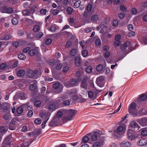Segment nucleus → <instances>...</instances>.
Returning a JSON list of instances; mask_svg holds the SVG:
<instances>
[{
	"mask_svg": "<svg viewBox=\"0 0 147 147\" xmlns=\"http://www.w3.org/2000/svg\"><path fill=\"white\" fill-rule=\"evenodd\" d=\"M86 70L87 73H90L92 71V67L90 66H88L86 68Z\"/></svg>",
	"mask_w": 147,
	"mask_h": 147,
	"instance_id": "49530a36",
	"label": "nucleus"
},
{
	"mask_svg": "<svg viewBox=\"0 0 147 147\" xmlns=\"http://www.w3.org/2000/svg\"><path fill=\"white\" fill-rule=\"evenodd\" d=\"M88 54V51L86 50H83L82 53V55L84 57H86Z\"/></svg>",
	"mask_w": 147,
	"mask_h": 147,
	"instance_id": "bf43d9fd",
	"label": "nucleus"
},
{
	"mask_svg": "<svg viewBox=\"0 0 147 147\" xmlns=\"http://www.w3.org/2000/svg\"><path fill=\"white\" fill-rule=\"evenodd\" d=\"M110 52L107 51H105L104 53V57L105 58L108 57L110 55Z\"/></svg>",
	"mask_w": 147,
	"mask_h": 147,
	"instance_id": "8fccbe9b",
	"label": "nucleus"
},
{
	"mask_svg": "<svg viewBox=\"0 0 147 147\" xmlns=\"http://www.w3.org/2000/svg\"><path fill=\"white\" fill-rule=\"evenodd\" d=\"M40 29V27L38 25H36L33 27V30L34 32H38Z\"/></svg>",
	"mask_w": 147,
	"mask_h": 147,
	"instance_id": "ea45409f",
	"label": "nucleus"
},
{
	"mask_svg": "<svg viewBox=\"0 0 147 147\" xmlns=\"http://www.w3.org/2000/svg\"><path fill=\"white\" fill-rule=\"evenodd\" d=\"M41 103V101L40 100H37L34 103V105L36 107H39L40 106Z\"/></svg>",
	"mask_w": 147,
	"mask_h": 147,
	"instance_id": "e433bc0d",
	"label": "nucleus"
},
{
	"mask_svg": "<svg viewBox=\"0 0 147 147\" xmlns=\"http://www.w3.org/2000/svg\"><path fill=\"white\" fill-rule=\"evenodd\" d=\"M66 116L63 117V120L68 121L74 119L73 117L76 114V112L74 109H70L66 110Z\"/></svg>",
	"mask_w": 147,
	"mask_h": 147,
	"instance_id": "f257e3e1",
	"label": "nucleus"
},
{
	"mask_svg": "<svg viewBox=\"0 0 147 147\" xmlns=\"http://www.w3.org/2000/svg\"><path fill=\"white\" fill-rule=\"evenodd\" d=\"M75 63L77 66H79L80 64L81 59L78 57H76L75 59Z\"/></svg>",
	"mask_w": 147,
	"mask_h": 147,
	"instance_id": "412c9836",
	"label": "nucleus"
},
{
	"mask_svg": "<svg viewBox=\"0 0 147 147\" xmlns=\"http://www.w3.org/2000/svg\"><path fill=\"white\" fill-rule=\"evenodd\" d=\"M127 135L128 139L130 140H133L135 138V136L133 133V131L131 129L128 130Z\"/></svg>",
	"mask_w": 147,
	"mask_h": 147,
	"instance_id": "20e7f679",
	"label": "nucleus"
},
{
	"mask_svg": "<svg viewBox=\"0 0 147 147\" xmlns=\"http://www.w3.org/2000/svg\"><path fill=\"white\" fill-rule=\"evenodd\" d=\"M38 72V71L35 70L33 71L31 69L28 70V77L30 78H34V76Z\"/></svg>",
	"mask_w": 147,
	"mask_h": 147,
	"instance_id": "39448f33",
	"label": "nucleus"
},
{
	"mask_svg": "<svg viewBox=\"0 0 147 147\" xmlns=\"http://www.w3.org/2000/svg\"><path fill=\"white\" fill-rule=\"evenodd\" d=\"M103 67L102 64H99L96 67V69L98 71H100L102 70Z\"/></svg>",
	"mask_w": 147,
	"mask_h": 147,
	"instance_id": "4c0bfd02",
	"label": "nucleus"
},
{
	"mask_svg": "<svg viewBox=\"0 0 147 147\" xmlns=\"http://www.w3.org/2000/svg\"><path fill=\"white\" fill-rule=\"evenodd\" d=\"M23 109L21 107H18L16 110V112L18 114H21L23 112Z\"/></svg>",
	"mask_w": 147,
	"mask_h": 147,
	"instance_id": "c9c22d12",
	"label": "nucleus"
},
{
	"mask_svg": "<svg viewBox=\"0 0 147 147\" xmlns=\"http://www.w3.org/2000/svg\"><path fill=\"white\" fill-rule=\"evenodd\" d=\"M43 35V34L42 32H40L38 34L36 37V38H40Z\"/></svg>",
	"mask_w": 147,
	"mask_h": 147,
	"instance_id": "774afa93",
	"label": "nucleus"
},
{
	"mask_svg": "<svg viewBox=\"0 0 147 147\" xmlns=\"http://www.w3.org/2000/svg\"><path fill=\"white\" fill-rule=\"evenodd\" d=\"M88 80V77H85L83 79L81 82V87L84 89H86L87 88V81Z\"/></svg>",
	"mask_w": 147,
	"mask_h": 147,
	"instance_id": "0eeeda50",
	"label": "nucleus"
},
{
	"mask_svg": "<svg viewBox=\"0 0 147 147\" xmlns=\"http://www.w3.org/2000/svg\"><path fill=\"white\" fill-rule=\"evenodd\" d=\"M38 51L36 49H32L30 50L28 53L30 56H34L38 53Z\"/></svg>",
	"mask_w": 147,
	"mask_h": 147,
	"instance_id": "dca6fc26",
	"label": "nucleus"
},
{
	"mask_svg": "<svg viewBox=\"0 0 147 147\" xmlns=\"http://www.w3.org/2000/svg\"><path fill=\"white\" fill-rule=\"evenodd\" d=\"M3 143L7 145H9L11 144L10 137H7L5 138L4 141Z\"/></svg>",
	"mask_w": 147,
	"mask_h": 147,
	"instance_id": "a211bd4d",
	"label": "nucleus"
},
{
	"mask_svg": "<svg viewBox=\"0 0 147 147\" xmlns=\"http://www.w3.org/2000/svg\"><path fill=\"white\" fill-rule=\"evenodd\" d=\"M18 58L20 60H24L26 58V55L22 53L20 54L18 56Z\"/></svg>",
	"mask_w": 147,
	"mask_h": 147,
	"instance_id": "473e14b6",
	"label": "nucleus"
},
{
	"mask_svg": "<svg viewBox=\"0 0 147 147\" xmlns=\"http://www.w3.org/2000/svg\"><path fill=\"white\" fill-rule=\"evenodd\" d=\"M52 40L50 38H47L45 42V43L47 45H49L52 42Z\"/></svg>",
	"mask_w": 147,
	"mask_h": 147,
	"instance_id": "603ef678",
	"label": "nucleus"
},
{
	"mask_svg": "<svg viewBox=\"0 0 147 147\" xmlns=\"http://www.w3.org/2000/svg\"><path fill=\"white\" fill-rule=\"evenodd\" d=\"M63 86L59 82H56L53 85V87L54 89H57L59 88H61Z\"/></svg>",
	"mask_w": 147,
	"mask_h": 147,
	"instance_id": "f3484780",
	"label": "nucleus"
},
{
	"mask_svg": "<svg viewBox=\"0 0 147 147\" xmlns=\"http://www.w3.org/2000/svg\"><path fill=\"white\" fill-rule=\"evenodd\" d=\"M19 97L21 99L24 100L26 99L25 94L23 92L20 93L19 94Z\"/></svg>",
	"mask_w": 147,
	"mask_h": 147,
	"instance_id": "864d4df0",
	"label": "nucleus"
},
{
	"mask_svg": "<svg viewBox=\"0 0 147 147\" xmlns=\"http://www.w3.org/2000/svg\"><path fill=\"white\" fill-rule=\"evenodd\" d=\"M99 20V17L97 15H94L91 17V20L93 21H96Z\"/></svg>",
	"mask_w": 147,
	"mask_h": 147,
	"instance_id": "4be33fe9",
	"label": "nucleus"
},
{
	"mask_svg": "<svg viewBox=\"0 0 147 147\" xmlns=\"http://www.w3.org/2000/svg\"><path fill=\"white\" fill-rule=\"evenodd\" d=\"M130 125L132 127H136L138 126V124L134 121H132L130 123Z\"/></svg>",
	"mask_w": 147,
	"mask_h": 147,
	"instance_id": "72a5a7b5",
	"label": "nucleus"
},
{
	"mask_svg": "<svg viewBox=\"0 0 147 147\" xmlns=\"http://www.w3.org/2000/svg\"><path fill=\"white\" fill-rule=\"evenodd\" d=\"M130 45V42L128 41H126L125 42L121 45L120 48L121 49L124 50H125Z\"/></svg>",
	"mask_w": 147,
	"mask_h": 147,
	"instance_id": "9d476101",
	"label": "nucleus"
},
{
	"mask_svg": "<svg viewBox=\"0 0 147 147\" xmlns=\"http://www.w3.org/2000/svg\"><path fill=\"white\" fill-rule=\"evenodd\" d=\"M104 137H100L98 142H96L94 144L93 147H101L104 144Z\"/></svg>",
	"mask_w": 147,
	"mask_h": 147,
	"instance_id": "7ed1b4c3",
	"label": "nucleus"
},
{
	"mask_svg": "<svg viewBox=\"0 0 147 147\" xmlns=\"http://www.w3.org/2000/svg\"><path fill=\"white\" fill-rule=\"evenodd\" d=\"M105 79V77L103 76H100L97 78L96 81L100 82L103 81Z\"/></svg>",
	"mask_w": 147,
	"mask_h": 147,
	"instance_id": "a19ab883",
	"label": "nucleus"
},
{
	"mask_svg": "<svg viewBox=\"0 0 147 147\" xmlns=\"http://www.w3.org/2000/svg\"><path fill=\"white\" fill-rule=\"evenodd\" d=\"M56 106L54 104H50L49 107V109L50 110H53L55 109Z\"/></svg>",
	"mask_w": 147,
	"mask_h": 147,
	"instance_id": "3c124183",
	"label": "nucleus"
},
{
	"mask_svg": "<svg viewBox=\"0 0 147 147\" xmlns=\"http://www.w3.org/2000/svg\"><path fill=\"white\" fill-rule=\"evenodd\" d=\"M40 13L41 14L43 15H45L46 14L47 11L46 9H42L40 11Z\"/></svg>",
	"mask_w": 147,
	"mask_h": 147,
	"instance_id": "0e129e2a",
	"label": "nucleus"
},
{
	"mask_svg": "<svg viewBox=\"0 0 147 147\" xmlns=\"http://www.w3.org/2000/svg\"><path fill=\"white\" fill-rule=\"evenodd\" d=\"M12 24L14 25H16L18 23V20L15 18H13L11 20Z\"/></svg>",
	"mask_w": 147,
	"mask_h": 147,
	"instance_id": "58836bf2",
	"label": "nucleus"
},
{
	"mask_svg": "<svg viewBox=\"0 0 147 147\" xmlns=\"http://www.w3.org/2000/svg\"><path fill=\"white\" fill-rule=\"evenodd\" d=\"M33 82L34 84H32L29 87L31 90L34 91L37 88L36 81L35 80H34Z\"/></svg>",
	"mask_w": 147,
	"mask_h": 147,
	"instance_id": "2eb2a0df",
	"label": "nucleus"
},
{
	"mask_svg": "<svg viewBox=\"0 0 147 147\" xmlns=\"http://www.w3.org/2000/svg\"><path fill=\"white\" fill-rule=\"evenodd\" d=\"M137 12V9L136 8H134L131 9V13L133 15H135Z\"/></svg>",
	"mask_w": 147,
	"mask_h": 147,
	"instance_id": "de8ad7c7",
	"label": "nucleus"
},
{
	"mask_svg": "<svg viewBox=\"0 0 147 147\" xmlns=\"http://www.w3.org/2000/svg\"><path fill=\"white\" fill-rule=\"evenodd\" d=\"M95 44L97 46L100 45L101 44L100 40L99 39H96L95 41Z\"/></svg>",
	"mask_w": 147,
	"mask_h": 147,
	"instance_id": "6e6d98bb",
	"label": "nucleus"
},
{
	"mask_svg": "<svg viewBox=\"0 0 147 147\" xmlns=\"http://www.w3.org/2000/svg\"><path fill=\"white\" fill-rule=\"evenodd\" d=\"M147 144V139L144 138L141 139L138 143L139 146H143L146 145Z\"/></svg>",
	"mask_w": 147,
	"mask_h": 147,
	"instance_id": "ddd939ff",
	"label": "nucleus"
},
{
	"mask_svg": "<svg viewBox=\"0 0 147 147\" xmlns=\"http://www.w3.org/2000/svg\"><path fill=\"white\" fill-rule=\"evenodd\" d=\"M136 103L135 102H133L131 103L129 108H130V109L131 110V109H136Z\"/></svg>",
	"mask_w": 147,
	"mask_h": 147,
	"instance_id": "7c9ffc66",
	"label": "nucleus"
},
{
	"mask_svg": "<svg viewBox=\"0 0 147 147\" xmlns=\"http://www.w3.org/2000/svg\"><path fill=\"white\" fill-rule=\"evenodd\" d=\"M121 146L124 147H129L131 146V143L129 142L123 141L120 144Z\"/></svg>",
	"mask_w": 147,
	"mask_h": 147,
	"instance_id": "4468645a",
	"label": "nucleus"
},
{
	"mask_svg": "<svg viewBox=\"0 0 147 147\" xmlns=\"http://www.w3.org/2000/svg\"><path fill=\"white\" fill-rule=\"evenodd\" d=\"M102 90H98L97 89L95 91V92L94 94L95 95V96L94 97L92 98L93 100H94L96 99L97 98V95L100 92H101Z\"/></svg>",
	"mask_w": 147,
	"mask_h": 147,
	"instance_id": "c03bdc74",
	"label": "nucleus"
},
{
	"mask_svg": "<svg viewBox=\"0 0 147 147\" xmlns=\"http://www.w3.org/2000/svg\"><path fill=\"white\" fill-rule=\"evenodd\" d=\"M141 135L142 136H145L147 135V128H145L142 129Z\"/></svg>",
	"mask_w": 147,
	"mask_h": 147,
	"instance_id": "c85d7f7f",
	"label": "nucleus"
},
{
	"mask_svg": "<svg viewBox=\"0 0 147 147\" xmlns=\"http://www.w3.org/2000/svg\"><path fill=\"white\" fill-rule=\"evenodd\" d=\"M142 124V125L145 126L147 125V119L143 118L141 119Z\"/></svg>",
	"mask_w": 147,
	"mask_h": 147,
	"instance_id": "bb28decb",
	"label": "nucleus"
},
{
	"mask_svg": "<svg viewBox=\"0 0 147 147\" xmlns=\"http://www.w3.org/2000/svg\"><path fill=\"white\" fill-rule=\"evenodd\" d=\"M41 129H39L35 131V133L32 132L31 133H28V139L30 140V144L36 138L35 137V135H39L41 134L42 131Z\"/></svg>",
	"mask_w": 147,
	"mask_h": 147,
	"instance_id": "f03ea898",
	"label": "nucleus"
},
{
	"mask_svg": "<svg viewBox=\"0 0 147 147\" xmlns=\"http://www.w3.org/2000/svg\"><path fill=\"white\" fill-rule=\"evenodd\" d=\"M49 31L52 32H55L56 30V28L55 26L54 25L51 26L48 29Z\"/></svg>",
	"mask_w": 147,
	"mask_h": 147,
	"instance_id": "c756f323",
	"label": "nucleus"
},
{
	"mask_svg": "<svg viewBox=\"0 0 147 147\" xmlns=\"http://www.w3.org/2000/svg\"><path fill=\"white\" fill-rule=\"evenodd\" d=\"M34 122L37 124H40L41 123V121L40 119L38 118L34 120Z\"/></svg>",
	"mask_w": 147,
	"mask_h": 147,
	"instance_id": "680f3d73",
	"label": "nucleus"
},
{
	"mask_svg": "<svg viewBox=\"0 0 147 147\" xmlns=\"http://www.w3.org/2000/svg\"><path fill=\"white\" fill-rule=\"evenodd\" d=\"M18 121V119L17 117H15L13 118L11 120V125H13V124L16 125L17 123V122Z\"/></svg>",
	"mask_w": 147,
	"mask_h": 147,
	"instance_id": "b1692460",
	"label": "nucleus"
},
{
	"mask_svg": "<svg viewBox=\"0 0 147 147\" xmlns=\"http://www.w3.org/2000/svg\"><path fill=\"white\" fill-rule=\"evenodd\" d=\"M77 80L74 79L71 80L69 81V83L71 86H74L76 84Z\"/></svg>",
	"mask_w": 147,
	"mask_h": 147,
	"instance_id": "a878e982",
	"label": "nucleus"
},
{
	"mask_svg": "<svg viewBox=\"0 0 147 147\" xmlns=\"http://www.w3.org/2000/svg\"><path fill=\"white\" fill-rule=\"evenodd\" d=\"M63 113L61 111H59L57 113L56 116L57 118L59 119V118H60L63 115Z\"/></svg>",
	"mask_w": 147,
	"mask_h": 147,
	"instance_id": "37998d69",
	"label": "nucleus"
},
{
	"mask_svg": "<svg viewBox=\"0 0 147 147\" xmlns=\"http://www.w3.org/2000/svg\"><path fill=\"white\" fill-rule=\"evenodd\" d=\"M81 1L80 0L76 1L74 4V7L75 8H78L80 5Z\"/></svg>",
	"mask_w": 147,
	"mask_h": 147,
	"instance_id": "f704fd0d",
	"label": "nucleus"
},
{
	"mask_svg": "<svg viewBox=\"0 0 147 147\" xmlns=\"http://www.w3.org/2000/svg\"><path fill=\"white\" fill-rule=\"evenodd\" d=\"M25 71L23 70H19L17 73V75L18 76H22L24 75L25 74Z\"/></svg>",
	"mask_w": 147,
	"mask_h": 147,
	"instance_id": "6ab92c4d",
	"label": "nucleus"
},
{
	"mask_svg": "<svg viewBox=\"0 0 147 147\" xmlns=\"http://www.w3.org/2000/svg\"><path fill=\"white\" fill-rule=\"evenodd\" d=\"M62 67V65L61 63H59L57 64L56 66V69L57 70H59L61 69Z\"/></svg>",
	"mask_w": 147,
	"mask_h": 147,
	"instance_id": "052dcab7",
	"label": "nucleus"
},
{
	"mask_svg": "<svg viewBox=\"0 0 147 147\" xmlns=\"http://www.w3.org/2000/svg\"><path fill=\"white\" fill-rule=\"evenodd\" d=\"M58 119L56 116H54L53 119L51 121L49 124V125L51 127H52L56 125L57 123Z\"/></svg>",
	"mask_w": 147,
	"mask_h": 147,
	"instance_id": "6e6552de",
	"label": "nucleus"
},
{
	"mask_svg": "<svg viewBox=\"0 0 147 147\" xmlns=\"http://www.w3.org/2000/svg\"><path fill=\"white\" fill-rule=\"evenodd\" d=\"M70 102L68 100H66L64 101L63 102L64 105L65 106H68L70 104Z\"/></svg>",
	"mask_w": 147,
	"mask_h": 147,
	"instance_id": "4d7b16f0",
	"label": "nucleus"
},
{
	"mask_svg": "<svg viewBox=\"0 0 147 147\" xmlns=\"http://www.w3.org/2000/svg\"><path fill=\"white\" fill-rule=\"evenodd\" d=\"M100 134L98 132L94 133L91 136L90 139L92 141H96L98 139V137L99 138Z\"/></svg>",
	"mask_w": 147,
	"mask_h": 147,
	"instance_id": "9b49d317",
	"label": "nucleus"
},
{
	"mask_svg": "<svg viewBox=\"0 0 147 147\" xmlns=\"http://www.w3.org/2000/svg\"><path fill=\"white\" fill-rule=\"evenodd\" d=\"M6 11H7L6 13H11L13 12V9L11 7L7 8Z\"/></svg>",
	"mask_w": 147,
	"mask_h": 147,
	"instance_id": "e2e57ef3",
	"label": "nucleus"
},
{
	"mask_svg": "<svg viewBox=\"0 0 147 147\" xmlns=\"http://www.w3.org/2000/svg\"><path fill=\"white\" fill-rule=\"evenodd\" d=\"M140 99L141 100L144 101L146 100L147 98V96L146 94V95L144 94H143L140 96Z\"/></svg>",
	"mask_w": 147,
	"mask_h": 147,
	"instance_id": "2f4dec72",
	"label": "nucleus"
},
{
	"mask_svg": "<svg viewBox=\"0 0 147 147\" xmlns=\"http://www.w3.org/2000/svg\"><path fill=\"white\" fill-rule=\"evenodd\" d=\"M12 36L8 34H6L3 36H2L0 38V40H8L11 39Z\"/></svg>",
	"mask_w": 147,
	"mask_h": 147,
	"instance_id": "f8f14e48",
	"label": "nucleus"
},
{
	"mask_svg": "<svg viewBox=\"0 0 147 147\" xmlns=\"http://www.w3.org/2000/svg\"><path fill=\"white\" fill-rule=\"evenodd\" d=\"M91 15L90 13L88 12V11H85L84 12V16L85 18H89L90 17Z\"/></svg>",
	"mask_w": 147,
	"mask_h": 147,
	"instance_id": "cd10ccee",
	"label": "nucleus"
},
{
	"mask_svg": "<svg viewBox=\"0 0 147 147\" xmlns=\"http://www.w3.org/2000/svg\"><path fill=\"white\" fill-rule=\"evenodd\" d=\"M7 7L5 6H3L2 7H0V11L2 13H6L7 11H6Z\"/></svg>",
	"mask_w": 147,
	"mask_h": 147,
	"instance_id": "a18cd8bd",
	"label": "nucleus"
},
{
	"mask_svg": "<svg viewBox=\"0 0 147 147\" xmlns=\"http://www.w3.org/2000/svg\"><path fill=\"white\" fill-rule=\"evenodd\" d=\"M36 8V7L35 6H32L30 10L28 11V13H34L35 9Z\"/></svg>",
	"mask_w": 147,
	"mask_h": 147,
	"instance_id": "09e8293b",
	"label": "nucleus"
},
{
	"mask_svg": "<svg viewBox=\"0 0 147 147\" xmlns=\"http://www.w3.org/2000/svg\"><path fill=\"white\" fill-rule=\"evenodd\" d=\"M40 117L41 118H46V119L44 122H42V128L44 129L45 127V125L46 123L48 121L49 119V117L47 116V115L44 113H42L40 115Z\"/></svg>",
	"mask_w": 147,
	"mask_h": 147,
	"instance_id": "423d86ee",
	"label": "nucleus"
},
{
	"mask_svg": "<svg viewBox=\"0 0 147 147\" xmlns=\"http://www.w3.org/2000/svg\"><path fill=\"white\" fill-rule=\"evenodd\" d=\"M123 128L122 126H120L117 129V132L119 133L122 132L123 130Z\"/></svg>",
	"mask_w": 147,
	"mask_h": 147,
	"instance_id": "5fc2aeb1",
	"label": "nucleus"
},
{
	"mask_svg": "<svg viewBox=\"0 0 147 147\" xmlns=\"http://www.w3.org/2000/svg\"><path fill=\"white\" fill-rule=\"evenodd\" d=\"M76 76L77 77V80L78 82H80L82 80V78H81L82 76L79 71H78L77 72L76 74Z\"/></svg>",
	"mask_w": 147,
	"mask_h": 147,
	"instance_id": "aec40b11",
	"label": "nucleus"
},
{
	"mask_svg": "<svg viewBox=\"0 0 147 147\" xmlns=\"http://www.w3.org/2000/svg\"><path fill=\"white\" fill-rule=\"evenodd\" d=\"M7 130V128L4 126H2L0 127V132L2 133H4Z\"/></svg>",
	"mask_w": 147,
	"mask_h": 147,
	"instance_id": "5701e85b",
	"label": "nucleus"
},
{
	"mask_svg": "<svg viewBox=\"0 0 147 147\" xmlns=\"http://www.w3.org/2000/svg\"><path fill=\"white\" fill-rule=\"evenodd\" d=\"M73 9L71 7H68L67 9V12L68 14H71L72 12Z\"/></svg>",
	"mask_w": 147,
	"mask_h": 147,
	"instance_id": "338daca9",
	"label": "nucleus"
},
{
	"mask_svg": "<svg viewBox=\"0 0 147 147\" xmlns=\"http://www.w3.org/2000/svg\"><path fill=\"white\" fill-rule=\"evenodd\" d=\"M12 45L16 48H17L19 45V43L18 42H13Z\"/></svg>",
	"mask_w": 147,
	"mask_h": 147,
	"instance_id": "13d9d810",
	"label": "nucleus"
},
{
	"mask_svg": "<svg viewBox=\"0 0 147 147\" xmlns=\"http://www.w3.org/2000/svg\"><path fill=\"white\" fill-rule=\"evenodd\" d=\"M77 49H72L70 52V54L72 56H75L77 53Z\"/></svg>",
	"mask_w": 147,
	"mask_h": 147,
	"instance_id": "393cba45",
	"label": "nucleus"
},
{
	"mask_svg": "<svg viewBox=\"0 0 147 147\" xmlns=\"http://www.w3.org/2000/svg\"><path fill=\"white\" fill-rule=\"evenodd\" d=\"M93 93L91 91H89L88 92V97L90 98H92L94 97H93Z\"/></svg>",
	"mask_w": 147,
	"mask_h": 147,
	"instance_id": "69168bd1",
	"label": "nucleus"
},
{
	"mask_svg": "<svg viewBox=\"0 0 147 147\" xmlns=\"http://www.w3.org/2000/svg\"><path fill=\"white\" fill-rule=\"evenodd\" d=\"M131 110L130 109V108L128 109L129 113L133 117H135L138 115L137 110L136 109H131Z\"/></svg>",
	"mask_w": 147,
	"mask_h": 147,
	"instance_id": "1a4fd4ad",
	"label": "nucleus"
},
{
	"mask_svg": "<svg viewBox=\"0 0 147 147\" xmlns=\"http://www.w3.org/2000/svg\"><path fill=\"white\" fill-rule=\"evenodd\" d=\"M89 137L86 136L83 138L82 142L84 143H86L89 141Z\"/></svg>",
	"mask_w": 147,
	"mask_h": 147,
	"instance_id": "79ce46f5",
	"label": "nucleus"
}]
</instances>
